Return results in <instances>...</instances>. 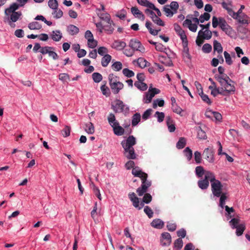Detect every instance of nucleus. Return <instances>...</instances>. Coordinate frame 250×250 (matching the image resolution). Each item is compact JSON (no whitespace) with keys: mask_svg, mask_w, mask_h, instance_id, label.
<instances>
[{"mask_svg":"<svg viewBox=\"0 0 250 250\" xmlns=\"http://www.w3.org/2000/svg\"><path fill=\"white\" fill-rule=\"evenodd\" d=\"M214 180V174L210 171H206L204 179L198 181V186L202 189H206L209 186V181L211 183Z\"/></svg>","mask_w":250,"mask_h":250,"instance_id":"nucleus-4","label":"nucleus"},{"mask_svg":"<svg viewBox=\"0 0 250 250\" xmlns=\"http://www.w3.org/2000/svg\"><path fill=\"white\" fill-rule=\"evenodd\" d=\"M215 80L220 83L221 87H217L216 83L213 79L209 78L208 80L212 83V85H210L208 88L211 90V94L216 97L217 94L227 96L233 94L235 92V82L228 76L223 75V77L216 76Z\"/></svg>","mask_w":250,"mask_h":250,"instance_id":"nucleus-1","label":"nucleus"},{"mask_svg":"<svg viewBox=\"0 0 250 250\" xmlns=\"http://www.w3.org/2000/svg\"><path fill=\"white\" fill-rule=\"evenodd\" d=\"M49 7L52 9H57L58 7V3L57 0H49L48 2Z\"/></svg>","mask_w":250,"mask_h":250,"instance_id":"nucleus-61","label":"nucleus"},{"mask_svg":"<svg viewBox=\"0 0 250 250\" xmlns=\"http://www.w3.org/2000/svg\"><path fill=\"white\" fill-rule=\"evenodd\" d=\"M213 49L214 52L217 51L219 54H221L223 51V47L221 43L216 40L213 42Z\"/></svg>","mask_w":250,"mask_h":250,"instance_id":"nucleus-32","label":"nucleus"},{"mask_svg":"<svg viewBox=\"0 0 250 250\" xmlns=\"http://www.w3.org/2000/svg\"><path fill=\"white\" fill-rule=\"evenodd\" d=\"M169 6L175 14L177 13L179 8V4L177 2L173 1L170 3Z\"/></svg>","mask_w":250,"mask_h":250,"instance_id":"nucleus-58","label":"nucleus"},{"mask_svg":"<svg viewBox=\"0 0 250 250\" xmlns=\"http://www.w3.org/2000/svg\"><path fill=\"white\" fill-rule=\"evenodd\" d=\"M174 30L176 32L180 37L181 39L187 37L185 31L181 28V27L177 24H174Z\"/></svg>","mask_w":250,"mask_h":250,"instance_id":"nucleus-27","label":"nucleus"},{"mask_svg":"<svg viewBox=\"0 0 250 250\" xmlns=\"http://www.w3.org/2000/svg\"><path fill=\"white\" fill-rule=\"evenodd\" d=\"M211 190L212 194L214 196L217 197H219L222 194V190L223 186L220 181L218 180L215 179L214 177V180L211 183Z\"/></svg>","mask_w":250,"mask_h":250,"instance_id":"nucleus-5","label":"nucleus"},{"mask_svg":"<svg viewBox=\"0 0 250 250\" xmlns=\"http://www.w3.org/2000/svg\"><path fill=\"white\" fill-rule=\"evenodd\" d=\"M67 31L71 35H74L78 34L79 29L75 25L70 24L67 26Z\"/></svg>","mask_w":250,"mask_h":250,"instance_id":"nucleus-26","label":"nucleus"},{"mask_svg":"<svg viewBox=\"0 0 250 250\" xmlns=\"http://www.w3.org/2000/svg\"><path fill=\"white\" fill-rule=\"evenodd\" d=\"M17 2L12 3L11 5L14 6H18L17 8L19 9L20 7H23L28 2V0H16Z\"/></svg>","mask_w":250,"mask_h":250,"instance_id":"nucleus-38","label":"nucleus"},{"mask_svg":"<svg viewBox=\"0 0 250 250\" xmlns=\"http://www.w3.org/2000/svg\"><path fill=\"white\" fill-rule=\"evenodd\" d=\"M238 21L239 23L248 24L250 23V18L245 14L243 13L239 15H236L232 17Z\"/></svg>","mask_w":250,"mask_h":250,"instance_id":"nucleus-12","label":"nucleus"},{"mask_svg":"<svg viewBox=\"0 0 250 250\" xmlns=\"http://www.w3.org/2000/svg\"><path fill=\"white\" fill-rule=\"evenodd\" d=\"M219 26L222 30L225 29L226 27H228L229 26L228 23H227V21L226 20L222 17L219 18Z\"/></svg>","mask_w":250,"mask_h":250,"instance_id":"nucleus-49","label":"nucleus"},{"mask_svg":"<svg viewBox=\"0 0 250 250\" xmlns=\"http://www.w3.org/2000/svg\"><path fill=\"white\" fill-rule=\"evenodd\" d=\"M101 90L102 91L103 95H105L107 97L109 96L110 94V90L105 84L101 86Z\"/></svg>","mask_w":250,"mask_h":250,"instance_id":"nucleus-52","label":"nucleus"},{"mask_svg":"<svg viewBox=\"0 0 250 250\" xmlns=\"http://www.w3.org/2000/svg\"><path fill=\"white\" fill-rule=\"evenodd\" d=\"M225 210L226 211V216L227 217L228 220L230 219L234 216L232 213L234 212V210L232 207L229 208L228 206H225Z\"/></svg>","mask_w":250,"mask_h":250,"instance_id":"nucleus-30","label":"nucleus"},{"mask_svg":"<svg viewBox=\"0 0 250 250\" xmlns=\"http://www.w3.org/2000/svg\"><path fill=\"white\" fill-rule=\"evenodd\" d=\"M129 46L134 51H139L141 52H144L145 50L141 42L135 39H132L130 41Z\"/></svg>","mask_w":250,"mask_h":250,"instance_id":"nucleus-8","label":"nucleus"},{"mask_svg":"<svg viewBox=\"0 0 250 250\" xmlns=\"http://www.w3.org/2000/svg\"><path fill=\"white\" fill-rule=\"evenodd\" d=\"M110 86L113 93L118 94L120 90L124 88V85L122 83L118 82L110 85Z\"/></svg>","mask_w":250,"mask_h":250,"instance_id":"nucleus-15","label":"nucleus"},{"mask_svg":"<svg viewBox=\"0 0 250 250\" xmlns=\"http://www.w3.org/2000/svg\"><path fill=\"white\" fill-rule=\"evenodd\" d=\"M184 153L186 157L187 158V159L189 161L192 156V150L188 147H187L184 150Z\"/></svg>","mask_w":250,"mask_h":250,"instance_id":"nucleus-57","label":"nucleus"},{"mask_svg":"<svg viewBox=\"0 0 250 250\" xmlns=\"http://www.w3.org/2000/svg\"><path fill=\"white\" fill-rule=\"evenodd\" d=\"M163 11L165 12V14L167 17H172L175 13L174 11L169 7V5H166L163 7Z\"/></svg>","mask_w":250,"mask_h":250,"instance_id":"nucleus-28","label":"nucleus"},{"mask_svg":"<svg viewBox=\"0 0 250 250\" xmlns=\"http://www.w3.org/2000/svg\"><path fill=\"white\" fill-rule=\"evenodd\" d=\"M128 197L130 200L132 202L133 206L135 208L139 207V199L136 196L134 192H130L128 194Z\"/></svg>","mask_w":250,"mask_h":250,"instance_id":"nucleus-19","label":"nucleus"},{"mask_svg":"<svg viewBox=\"0 0 250 250\" xmlns=\"http://www.w3.org/2000/svg\"><path fill=\"white\" fill-rule=\"evenodd\" d=\"M124 155L128 159H135L136 158V154L135 153L133 147L130 148L124 149Z\"/></svg>","mask_w":250,"mask_h":250,"instance_id":"nucleus-18","label":"nucleus"},{"mask_svg":"<svg viewBox=\"0 0 250 250\" xmlns=\"http://www.w3.org/2000/svg\"><path fill=\"white\" fill-rule=\"evenodd\" d=\"M123 73L125 76L128 78H131L135 75L134 73L132 70H130L128 68H124L123 70Z\"/></svg>","mask_w":250,"mask_h":250,"instance_id":"nucleus-53","label":"nucleus"},{"mask_svg":"<svg viewBox=\"0 0 250 250\" xmlns=\"http://www.w3.org/2000/svg\"><path fill=\"white\" fill-rule=\"evenodd\" d=\"M210 17V14L208 13L205 12L203 15H201L200 17V21L201 23H203L205 21H208L209 20Z\"/></svg>","mask_w":250,"mask_h":250,"instance_id":"nucleus-59","label":"nucleus"},{"mask_svg":"<svg viewBox=\"0 0 250 250\" xmlns=\"http://www.w3.org/2000/svg\"><path fill=\"white\" fill-rule=\"evenodd\" d=\"M92 79L94 82L98 83L100 82L103 79L102 75L98 72H94L92 75Z\"/></svg>","mask_w":250,"mask_h":250,"instance_id":"nucleus-40","label":"nucleus"},{"mask_svg":"<svg viewBox=\"0 0 250 250\" xmlns=\"http://www.w3.org/2000/svg\"><path fill=\"white\" fill-rule=\"evenodd\" d=\"M212 50L211 45L208 43H205L202 47V50L204 53H208Z\"/></svg>","mask_w":250,"mask_h":250,"instance_id":"nucleus-63","label":"nucleus"},{"mask_svg":"<svg viewBox=\"0 0 250 250\" xmlns=\"http://www.w3.org/2000/svg\"><path fill=\"white\" fill-rule=\"evenodd\" d=\"M126 46V43L120 40L115 41L112 45V47L116 50H123Z\"/></svg>","mask_w":250,"mask_h":250,"instance_id":"nucleus-16","label":"nucleus"},{"mask_svg":"<svg viewBox=\"0 0 250 250\" xmlns=\"http://www.w3.org/2000/svg\"><path fill=\"white\" fill-rule=\"evenodd\" d=\"M166 122L169 132H174L175 130V126L172 119L170 116H167L166 118Z\"/></svg>","mask_w":250,"mask_h":250,"instance_id":"nucleus-21","label":"nucleus"},{"mask_svg":"<svg viewBox=\"0 0 250 250\" xmlns=\"http://www.w3.org/2000/svg\"><path fill=\"white\" fill-rule=\"evenodd\" d=\"M50 50H54V48L52 47L46 46L44 47H42L41 50L39 51L42 54L45 55L48 54Z\"/></svg>","mask_w":250,"mask_h":250,"instance_id":"nucleus-54","label":"nucleus"},{"mask_svg":"<svg viewBox=\"0 0 250 250\" xmlns=\"http://www.w3.org/2000/svg\"><path fill=\"white\" fill-rule=\"evenodd\" d=\"M155 116L157 118L158 122L159 123L164 121L165 118V114L164 112L156 111Z\"/></svg>","mask_w":250,"mask_h":250,"instance_id":"nucleus-60","label":"nucleus"},{"mask_svg":"<svg viewBox=\"0 0 250 250\" xmlns=\"http://www.w3.org/2000/svg\"><path fill=\"white\" fill-rule=\"evenodd\" d=\"M175 248L178 250L181 249L183 247V241L181 238L176 239L174 243Z\"/></svg>","mask_w":250,"mask_h":250,"instance_id":"nucleus-64","label":"nucleus"},{"mask_svg":"<svg viewBox=\"0 0 250 250\" xmlns=\"http://www.w3.org/2000/svg\"><path fill=\"white\" fill-rule=\"evenodd\" d=\"M160 92L159 89L156 88H152L149 89L147 92L146 93L145 96L144 98V102L145 103L148 104L151 102L153 97L157 94Z\"/></svg>","mask_w":250,"mask_h":250,"instance_id":"nucleus-6","label":"nucleus"},{"mask_svg":"<svg viewBox=\"0 0 250 250\" xmlns=\"http://www.w3.org/2000/svg\"><path fill=\"white\" fill-rule=\"evenodd\" d=\"M151 225L153 228L161 229L163 228L164 226V223L160 219H156L153 220L151 223Z\"/></svg>","mask_w":250,"mask_h":250,"instance_id":"nucleus-22","label":"nucleus"},{"mask_svg":"<svg viewBox=\"0 0 250 250\" xmlns=\"http://www.w3.org/2000/svg\"><path fill=\"white\" fill-rule=\"evenodd\" d=\"M111 56L109 54H106L102 58L101 64L103 67H106L111 60Z\"/></svg>","mask_w":250,"mask_h":250,"instance_id":"nucleus-24","label":"nucleus"},{"mask_svg":"<svg viewBox=\"0 0 250 250\" xmlns=\"http://www.w3.org/2000/svg\"><path fill=\"white\" fill-rule=\"evenodd\" d=\"M84 129L87 133L90 134L94 133L95 131L94 125L91 122H89L85 124Z\"/></svg>","mask_w":250,"mask_h":250,"instance_id":"nucleus-33","label":"nucleus"},{"mask_svg":"<svg viewBox=\"0 0 250 250\" xmlns=\"http://www.w3.org/2000/svg\"><path fill=\"white\" fill-rule=\"evenodd\" d=\"M108 80L110 85L119 82L118 81V77L113 74H110L109 75Z\"/></svg>","mask_w":250,"mask_h":250,"instance_id":"nucleus-55","label":"nucleus"},{"mask_svg":"<svg viewBox=\"0 0 250 250\" xmlns=\"http://www.w3.org/2000/svg\"><path fill=\"white\" fill-rule=\"evenodd\" d=\"M221 5H222V7L224 9H225L227 11L228 13L231 17H233L235 15V12L232 10L231 7V4L230 1H229L228 3H227L225 1H223L221 3Z\"/></svg>","mask_w":250,"mask_h":250,"instance_id":"nucleus-17","label":"nucleus"},{"mask_svg":"<svg viewBox=\"0 0 250 250\" xmlns=\"http://www.w3.org/2000/svg\"><path fill=\"white\" fill-rule=\"evenodd\" d=\"M137 63L139 66L142 68L149 65L150 63L143 58H139L137 60Z\"/></svg>","mask_w":250,"mask_h":250,"instance_id":"nucleus-29","label":"nucleus"},{"mask_svg":"<svg viewBox=\"0 0 250 250\" xmlns=\"http://www.w3.org/2000/svg\"><path fill=\"white\" fill-rule=\"evenodd\" d=\"M136 143V138L132 135L129 136L126 140L121 142V145L124 149L130 148Z\"/></svg>","mask_w":250,"mask_h":250,"instance_id":"nucleus-10","label":"nucleus"},{"mask_svg":"<svg viewBox=\"0 0 250 250\" xmlns=\"http://www.w3.org/2000/svg\"><path fill=\"white\" fill-rule=\"evenodd\" d=\"M62 38V35L60 30L53 31L51 35L52 39L55 42H59Z\"/></svg>","mask_w":250,"mask_h":250,"instance_id":"nucleus-25","label":"nucleus"},{"mask_svg":"<svg viewBox=\"0 0 250 250\" xmlns=\"http://www.w3.org/2000/svg\"><path fill=\"white\" fill-rule=\"evenodd\" d=\"M28 27L30 30H39L42 28V25L38 21H33L28 24Z\"/></svg>","mask_w":250,"mask_h":250,"instance_id":"nucleus-31","label":"nucleus"},{"mask_svg":"<svg viewBox=\"0 0 250 250\" xmlns=\"http://www.w3.org/2000/svg\"><path fill=\"white\" fill-rule=\"evenodd\" d=\"M197 137L200 139L205 140L207 138L206 132L201 127H199L197 131Z\"/></svg>","mask_w":250,"mask_h":250,"instance_id":"nucleus-42","label":"nucleus"},{"mask_svg":"<svg viewBox=\"0 0 250 250\" xmlns=\"http://www.w3.org/2000/svg\"><path fill=\"white\" fill-rule=\"evenodd\" d=\"M144 210L149 218H151L153 217V211L149 207L147 206H146Z\"/></svg>","mask_w":250,"mask_h":250,"instance_id":"nucleus-56","label":"nucleus"},{"mask_svg":"<svg viewBox=\"0 0 250 250\" xmlns=\"http://www.w3.org/2000/svg\"><path fill=\"white\" fill-rule=\"evenodd\" d=\"M71 127L69 126L66 125L62 130V133L64 137H68L70 134Z\"/></svg>","mask_w":250,"mask_h":250,"instance_id":"nucleus-51","label":"nucleus"},{"mask_svg":"<svg viewBox=\"0 0 250 250\" xmlns=\"http://www.w3.org/2000/svg\"><path fill=\"white\" fill-rule=\"evenodd\" d=\"M108 52V49L104 46L100 47L97 51L98 54L102 56H104L105 55L107 54Z\"/></svg>","mask_w":250,"mask_h":250,"instance_id":"nucleus-62","label":"nucleus"},{"mask_svg":"<svg viewBox=\"0 0 250 250\" xmlns=\"http://www.w3.org/2000/svg\"><path fill=\"white\" fill-rule=\"evenodd\" d=\"M134 85L142 91H145L147 88V84L143 83V82H135Z\"/></svg>","mask_w":250,"mask_h":250,"instance_id":"nucleus-34","label":"nucleus"},{"mask_svg":"<svg viewBox=\"0 0 250 250\" xmlns=\"http://www.w3.org/2000/svg\"><path fill=\"white\" fill-rule=\"evenodd\" d=\"M199 94L201 96L202 100L204 102H206L208 104H211V102L209 98H208V96L204 94L203 91H202V92H200L199 93Z\"/></svg>","mask_w":250,"mask_h":250,"instance_id":"nucleus-43","label":"nucleus"},{"mask_svg":"<svg viewBox=\"0 0 250 250\" xmlns=\"http://www.w3.org/2000/svg\"><path fill=\"white\" fill-rule=\"evenodd\" d=\"M236 229V234L238 236H241L243 234L244 231L245 230L246 227L244 224H241L238 226V227L235 228Z\"/></svg>","mask_w":250,"mask_h":250,"instance_id":"nucleus-36","label":"nucleus"},{"mask_svg":"<svg viewBox=\"0 0 250 250\" xmlns=\"http://www.w3.org/2000/svg\"><path fill=\"white\" fill-rule=\"evenodd\" d=\"M214 151L213 148L211 147L205 148L203 153L204 158L211 163L214 161Z\"/></svg>","mask_w":250,"mask_h":250,"instance_id":"nucleus-7","label":"nucleus"},{"mask_svg":"<svg viewBox=\"0 0 250 250\" xmlns=\"http://www.w3.org/2000/svg\"><path fill=\"white\" fill-rule=\"evenodd\" d=\"M17 7L16 6H13L10 5L8 8L5 10V14L7 16H10L8 20L16 22L21 18V17L22 16V13L21 11H16L19 9L17 8Z\"/></svg>","mask_w":250,"mask_h":250,"instance_id":"nucleus-3","label":"nucleus"},{"mask_svg":"<svg viewBox=\"0 0 250 250\" xmlns=\"http://www.w3.org/2000/svg\"><path fill=\"white\" fill-rule=\"evenodd\" d=\"M114 133L118 136H122L124 134L125 129L119 125V122H115L112 125Z\"/></svg>","mask_w":250,"mask_h":250,"instance_id":"nucleus-14","label":"nucleus"},{"mask_svg":"<svg viewBox=\"0 0 250 250\" xmlns=\"http://www.w3.org/2000/svg\"><path fill=\"white\" fill-rule=\"evenodd\" d=\"M112 108L116 113L122 112L129 109L128 107H125L123 102L120 100H116L115 101V105H112Z\"/></svg>","mask_w":250,"mask_h":250,"instance_id":"nucleus-9","label":"nucleus"},{"mask_svg":"<svg viewBox=\"0 0 250 250\" xmlns=\"http://www.w3.org/2000/svg\"><path fill=\"white\" fill-rule=\"evenodd\" d=\"M135 163L133 161L130 160L125 164V167L127 169L132 168V174L135 177H139L142 180V185L136 190V192L139 196L143 195L144 193L147 191L148 188L151 185V181L147 180V174L142 171L139 167H134Z\"/></svg>","mask_w":250,"mask_h":250,"instance_id":"nucleus-2","label":"nucleus"},{"mask_svg":"<svg viewBox=\"0 0 250 250\" xmlns=\"http://www.w3.org/2000/svg\"><path fill=\"white\" fill-rule=\"evenodd\" d=\"M207 171H205L203 167L202 166H198L195 168V172L196 175L198 177H201L204 175L205 176V173Z\"/></svg>","mask_w":250,"mask_h":250,"instance_id":"nucleus-37","label":"nucleus"},{"mask_svg":"<svg viewBox=\"0 0 250 250\" xmlns=\"http://www.w3.org/2000/svg\"><path fill=\"white\" fill-rule=\"evenodd\" d=\"M97 14L101 20L105 21L107 23H112L110 15L106 12H101L100 9H97Z\"/></svg>","mask_w":250,"mask_h":250,"instance_id":"nucleus-13","label":"nucleus"},{"mask_svg":"<svg viewBox=\"0 0 250 250\" xmlns=\"http://www.w3.org/2000/svg\"><path fill=\"white\" fill-rule=\"evenodd\" d=\"M144 196L143 198V201L146 204H148L152 201V196L149 193L146 192L144 193Z\"/></svg>","mask_w":250,"mask_h":250,"instance_id":"nucleus-50","label":"nucleus"},{"mask_svg":"<svg viewBox=\"0 0 250 250\" xmlns=\"http://www.w3.org/2000/svg\"><path fill=\"white\" fill-rule=\"evenodd\" d=\"M186 144V140L184 138H180L176 144V147L179 149L183 148Z\"/></svg>","mask_w":250,"mask_h":250,"instance_id":"nucleus-46","label":"nucleus"},{"mask_svg":"<svg viewBox=\"0 0 250 250\" xmlns=\"http://www.w3.org/2000/svg\"><path fill=\"white\" fill-rule=\"evenodd\" d=\"M54 11L52 13V15H54V18L59 19L62 16L63 12L61 9H58L57 7V9H54Z\"/></svg>","mask_w":250,"mask_h":250,"instance_id":"nucleus-47","label":"nucleus"},{"mask_svg":"<svg viewBox=\"0 0 250 250\" xmlns=\"http://www.w3.org/2000/svg\"><path fill=\"white\" fill-rule=\"evenodd\" d=\"M141 120V115L139 113H136L132 117V125L133 126H136Z\"/></svg>","mask_w":250,"mask_h":250,"instance_id":"nucleus-35","label":"nucleus"},{"mask_svg":"<svg viewBox=\"0 0 250 250\" xmlns=\"http://www.w3.org/2000/svg\"><path fill=\"white\" fill-rule=\"evenodd\" d=\"M113 25V26L115 25V24L112 21V23H107V25L104 26V31L107 32V34H111L113 33V31L114 30V27L112 26Z\"/></svg>","mask_w":250,"mask_h":250,"instance_id":"nucleus-39","label":"nucleus"},{"mask_svg":"<svg viewBox=\"0 0 250 250\" xmlns=\"http://www.w3.org/2000/svg\"><path fill=\"white\" fill-rule=\"evenodd\" d=\"M154 22L160 26H164L165 25L164 22L156 15L151 19Z\"/></svg>","mask_w":250,"mask_h":250,"instance_id":"nucleus-48","label":"nucleus"},{"mask_svg":"<svg viewBox=\"0 0 250 250\" xmlns=\"http://www.w3.org/2000/svg\"><path fill=\"white\" fill-rule=\"evenodd\" d=\"M122 63L120 62H115L111 66L114 71H119L122 69Z\"/></svg>","mask_w":250,"mask_h":250,"instance_id":"nucleus-45","label":"nucleus"},{"mask_svg":"<svg viewBox=\"0 0 250 250\" xmlns=\"http://www.w3.org/2000/svg\"><path fill=\"white\" fill-rule=\"evenodd\" d=\"M171 109L174 113H177V114L180 115L181 116H183L182 114V112H183V109L177 105V104H175L171 106Z\"/></svg>","mask_w":250,"mask_h":250,"instance_id":"nucleus-41","label":"nucleus"},{"mask_svg":"<svg viewBox=\"0 0 250 250\" xmlns=\"http://www.w3.org/2000/svg\"><path fill=\"white\" fill-rule=\"evenodd\" d=\"M131 11L132 14L135 16L136 18H138L142 20L145 19V16L144 14L141 12L137 7H132L131 8Z\"/></svg>","mask_w":250,"mask_h":250,"instance_id":"nucleus-20","label":"nucleus"},{"mask_svg":"<svg viewBox=\"0 0 250 250\" xmlns=\"http://www.w3.org/2000/svg\"><path fill=\"white\" fill-rule=\"evenodd\" d=\"M151 25H152V23L150 21H146V27L149 30V33L153 36H156V35H158L159 32L161 30L160 29H156V30L153 29L151 28Z\"/></svg>","mask_w":250,"mask_h":250,"instance_id":"nucleus-23","label":"nucleus"},{"mask_svg":"<svg viewBox=\"0 0 250 250\" xmlns=\"http://www.w3.org/2000/svg\"><path fill=\"white\" fill-rule=\"evenodd\" d=\"M160 243L162 246L168 247L171 243V237L170 234L167 232L161 234Z\"/></svg>","mask_w":250,"mask_h":250,"instance_id":"nucleus-11","label":"nucleus"},{"mask_svg":"<svg viewBox=\"0 0 250 250\" xmlns=\"http://www.w3.org/2000/svg\"><path fill=\"white\" fill-rule=\"evenodd\" d=\"M165 102L162 99H157L154 101L153 103V107L156 108L158 105L160 107H162L164 105Z\"/></svg>","mask_w":250,"mask_h":250,"instance_id":"nucleus-44","label":"nucleus"}]
</instances>
